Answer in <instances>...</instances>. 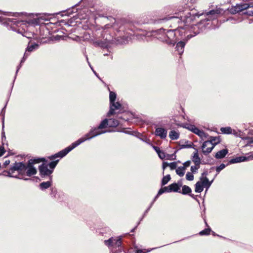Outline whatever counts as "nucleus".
<instances>
[{"instance_id": "1", "label": "nucleus", "mask_w": 253, "mask_h": 253, "mask_svg": "<svg viewBox=\"0 0 253 253\" xmlns=\"http://www.w3.org/2000/svg\"><path fill=\"white\" fill-rule=\"evenodd\" d=\"M37 173V169L29 163L25 164L23 162H15L11 166L8 171H4L3 175L24 180H31L30 178H25L24 176H31Z\"/></svg>"}, {"instance_id": "2", "label": "nucleus", "mask_w": 253, "mask_h": 253, "mask_svg": "<svg viewBox=\"0 0 253 253\" xmlns=\"http://www.w3.org/2000/svg\"><path fill=\"white\" fill-rule=\"evenodd\" d=\"M176 15L168 16L164 18L158 19L156 21L157 23H164L169 21V27L174 29H179L180 30L184 31L183 27L185 24L192 21L195 16L199 17L200 15L197 13H191V12H180L179 13H175Z\"/></svg>"}, {"instance_id": "3", "label": "nucleus", "mask_w": 253, "mask_h": 253, "mask_svg": "<svg viewBox=\"0 0 253 253\" xmlns=\"http://www.w3.org/2000/svg\"><path fill=\"white\" fill-rule=\"evenodd\" d=\"M185 31L180 30L179 29H165L161 28L153 31L152 35L168 44L174 45L179 40V37H182Z\"/></svg>"}, {"instance_id": "4", "label": "nucleus", "mask_w": 253, "mask_h": 253, "mask_svg": "<svg viewBox=\"0 0 253 253\" xmlns=\"http://www.w3.org/2000/svg\"><path fill=\"white\" fill-rule=\"evenodd\" d=\"M108 131L98 130L96 127L92 128L88 133H86L84 137L79 138L77 141L73 142L71 145L66 147L64 149L60 151L57 153L49 157L50 160H54L56 158H62L65 156L68 153L72 151L73 149L80 145L87 140H89L94 137L98 136L103 133H105Z\"/></svg>"}, {"instance_id": "5", "label": "nucleus", "mask_w": 253, "mask_h": 253, "mask_svg": "<svg viewBox=\"0 0 253 253\" xmlns=\"http://www.w3.org/2000/svg\"><path fill=\"white\" fill-rule=\"evenodd\" d=\"M22 14V13H11L9 12H0V23L8 27V29L15 30L14 21Z\"/></svg>"}, {"instance_id": "6", "label": "nucleus", "mask_w": 253, "mask_h": 253, "mask_svg": "<svg viewBox=\"0 0 253 253\" xmlns=\"http://www.w3.org/2000/svg\"><path fill=\"white\" fill-rule=\"evenodd\" d=\"M35 22L32 21L27 22V21L22 20L17 18L16 20L14 21V27H15V30L11 29L13 31H15L19 34H21L23 36H24L27 38H30V35H31L29 33H27L28 30V24L30 23H38L37 22V20H35Z\"/></svg>"}, {"instance_id": "7", "label": "nucleus", "mask_w": 253, "mask_h": 253, "mask_svg": "<svg viewBox=\"0 0 253 253\" xmlns=\"http://www.w3.org/2000/svg\"><path fill=\"white\" fill-rule=\"evenodd\" d=\"M116 98V94L114 92L110 91V109L107 115L108 117L116 113H120L122 112V105L119 102H115Z\"/></svg>"}, {"instance_id": "8", "label": "nucleus", "mask_w": 253, "mask_h": 253, "mask_svg": "<svg viewBox=\"0 0 253 253\" xmlns=\"http://www.w3.org/2000/svg\"><path fill=\"white\" fill-rule=\"evenodd\" d=\"M104 244L109 248H114L121 247L122 245V238L118 236L116 238L111 237L108 240L104 241Z\"/></svg>"}, {"instance_id": "9", "label": "nucleus", "mask_w": 253, "mask_h": 253, "mask_svg": "<svg viewBox=\"0 0 253 253\" xmlns=\"http://www.w3.org/2000/svg\"><path fill=\"white\" fill-rule=\"evenodd\" d=\"M101 37L104 39V40H93L92 43L95 47H100L103 48H107L110 43L111 36H110V38H109L107 36L105 38L104 34L102 33Z\"/></svg>"}, {"instance_id": "10", "label": "nucleus", "mask_w": 253, "mask_h": 253, "mask_svg": "<svg viewBox=\"0 0 253 253\" xmlns=\"http://www.w3.org/2000/svg\"><path fill=\"white\" fill-rule=\"evenodd\" d=\"M39 172L42 177H45L48 176L49 179L52 180L51 174L52 173V170H50L48 168V165L46 164H42L39 167Z\"/></svg>"}, {"instance_id": "11", "label": "nucleus", "mask_w": 253, "mask_h": 253, "mask_svg": "<svg viewBox=\"0 0 253 253\" xmlns=\"http://www.w3.org/2000/svg\"><path fill=\"white\" fill-rule=\"evenodd\" d=\"M250 7V5L246 3L237 4L235 6L231 8L230 11L232 14H236L245 10Z\"/></svg>"}, {"instance_id": "12", "label": "nucleus", "mask_w": 253, "mask_h": 253, "mask_svg": "<svg viewBox=\"0 0 253 253\" xmlns=\"http://www.w3.org/2000/svg\"><path fill=\"white\" fill-rule=\"evenodd\" d=\"M253 157L251 156H239L233 159H231L228 163H227V165H229L230 164H235L238 163H240L242 162L247 161L252 159Z\"/></svg>"}, {"instance_id": "13", "label": "nucleus", "mask_w": 253, "mask_h": 253, "mask_svg": "<svg viewBox=\"0 0 253 253\" xmlns=\"http://www.w3.org/2000/svg\"><path fill=\"white\" fill-rule=\"evenodd\" d=\"M155 134L161 139H165L167 136V130L163 127H157L156 128Z\"/></svg>"}, {"instance_id": "14", "label": "nucleus", "mask_w": 253, "mask_h": 253, "mask_svg": "<svg viewBox=\"0 0 253 253\" xmlns=\"http://www.w3.org/2000/svg\"><path fill=\"white\" fill-rule=\"evenodd\" d=\"M192 29L193 30V32L194 33V36L199 34L201 32L203 31V26L201 23H198L196 25H195L193 26ZM193 37L192 35H187V40L190 39L191 38Z\"/></svg>"}, {"instance_id": "15", "label": "nucleus", "mask_w": 253, "mask_h": 253, "mask_svg": "<svg viewBox=\"0 0 253 253\" xmlns=\"http://www.w3.org/2000/svg\"><path fill=\"white\" fill-rule=\"evenodd\" d=\"M200 180L203 187H205L206 188V191L210 187L213 181V179L211 181H210L209 179L206 176L201 177Z\"/></svg>"}, {"instance_id": "16", "label": "nucleus", "mask_w": 253, "mask_h": 253, "mask_svg": "<svg viewBox=\"0 0 253 253\" xmlns=\"http://www.w3.org/2000/svg\"><path fill=\"white\" fill-rule=\"evenodd\" d=\"M220 143V140L216 137H211V139L209 140L206 141L204 142V146L207 145H213L214 147L217 144Z\"/></svg>"}, {"instance_id": "17", "label": "nucleus", "mask_w": 253, "mask_h": 253, "mask_svg": "<svg viewBox=\"0 0 253 253\" xmlns=\"http://www.w3.org/2000/svg\"><path fill=\"white\" fill-rule=\"evenodd\" d=\"M220 13V9H216L211 10L210 11L208 12L207 13V15H210L211 19V20H213V19L217 18V17H218Z\"/></svg>"}, {"instance_id": "18", "label": "nucleus", "mask_w": 253, "mask_h": 253, "mask_svg": "<svg viewBox=\"0 0 253 253\" xmlns=\"http://www.w3.org/2000/svg\"><path fill=\"white\" fill-rule=\"evenodd\" d=\"M195 150L191 159L195 165L199 166L201 164V159L199 156L198 150L197 149H195Z\"/></svg>"}, {"instance_id": "19", "label": "nucleus", "mask_w": 253, "mask_h": 253, "mask_svg": "<svg viewBox=\"0 0 253 253\" xmlns=\"http://www.w3.org/2000/svg\"><path fill=\"white\" fill-rule=\"evenodd\" d=\"M185 42L183 41H180L176 44L175 48L179 55H181L184 52Z\"/></svg>"}, {"instance_id": "20", "label": "nucleus", "mask_w": 253, "mask_h": 253, "mask_svg": "<svg viewBox=\"0 0 253 253\" xmlns=\"http://www.w3.org/2000/svg\"><path fill=\"white\" fill-rule=\"evenodd\" d=\"M228 150L227 149H224L218 151L215 155L214 157L216 159H221L224 158L228 154Z\"/></svg>"}, {"instance_id": "21", "label": "nucleus", "mask_w": 253, "mask_h": 253, "mask_svg": "<svg viewBox=\"0 0 253 253\" xmlns=\"http://www.w3.org/2000/svg\"><path fill=\"white\" fill-rule=\"evenodd\" d=\"M213 148H214V145H210L208 144L205 146H204V143H203L202 144V152L204 155H207L211 152V151L212 150Z\"/></svg>"}, {"instance_id": "22", "label": "nucleus", "mask_w": 253, "mask_h": 253, "mask_svg": "<svg viewBox=\"0 0 253 253\" xmlns=\"http://www.w3.org/2000/svg\"><path fill=\"white\" fill-rule=\"evenodd\" d=\"M110 19L111 22H113V24H107L104 26V27L103 28V31H102L103 33L105 32L104 30L107 29H109L111 27H112L114 29H117V26L118 25V23H116V20L114 18H113L112 17H110Z\"/></svg>"}, {"instance_id": "23", "label": "nucleus", "mask_w": 253, "mask_h": 253, "mask_svg": "<svg viewBox=\"0 0 253 253\" xmlns=\"http://www.w3.org/2000/svg\"><path fill=\"white\" fill-rule=\"evenodd\" d=\"M52 184V180L46 182H43L40 184L39 188L41 190H44L49 188Z\"/></svg>"}, {"instance_id": "24", "label": "nucleus", "mask_w": 253, "mask_h": 253, "mask_svg": "<svg viewBox=\"0 0 253 253\" xmlns=\"http://www.w3.org/2000/svg\"><path fill=\"white\" fill-rule=\"evenodd\" d=\"M108 123V119H105L101 122L99 125L96 128L98 130L105 128L107 127V126H109Z\"/></svg>"}, {"instance_id": "25", "label": "nucleus", "mask_w": 253, "mask_h": 253, "mask_svg": "<svg viewBox=\"0 0 253 253\" xmlns=\"http://www.w3.org/2000/svg\"><path fill=\"white\" fill-rule=\"evenodd\" d=\"M169 137L171 140H177L179 138V133L175 130H171L169 133Z\"/></svg>"}, {"instance_id": "26", "label": "nucleus", "mask_w": 253, "mask_h": 253, "mask_svg": "<svg viewBox=\"0 0 253 253\" xmlns=\"http://www.w3.org/2000/svg\"><path fill=\"white\" fill-rule=\"evenodd\" d=\"M180 186L177 183H173L169 185V190L170 192H179Z\"/></svg>"}, {"instance_id": "27", "label": "nucleus", "mask_w": 253, "mask_h": 253, "mask_svg": "<svg viewBox=\"0 0 253 253\" xmlns=\"http://www.w3.org/2000/svg\"><path fill=\"white\" fill-rule=\"evenodd\" d=\"M195 192L200 193L203 191L204 187L201 182L198 181L195 184Z\"/></svg>"}, {"instance_id": "28", "label": "nucleus", "mask_w": 253, "mask_h": 253, "mask_svg": "<svg viewBox=\"0 0 253 253\" xmlns=\"http://www.w3.org/2000/svg\"><path fill=\"white\" fill-rule=\"evenodd\" d=\"M44 158H35V159H31L29 160L28 162L30 164V165H32L34 166V164H39L41 162L44 161Z\"/></svg>"}, {"instance_id": "29", "label": "nucleus", "mask_w": 253, "mask_h": 253, "mask_svg": "<svg viewBox=\"0 0 253 253\" xmlns=\"http://www.w3.org/2000/svg\"><path fill=\"white\" fill-rule=\"evenodd\" d=\"M109 127H116L119 125V121L115 119H108Z\"/></svg>"}, {"instance_id": "30", "label": "nucleus", "mask_w": 253, "mask_h": 253, "mask_svg": "<svg viewBox=\"0 0 253 253\" xmlns=\"http://www.w3.org/2000/svg\"><path fill=\"white\" fill-rule=\"evenodd\" d=\"M194 133L198 135L201 138L206 137L207 135V134L203 130H200L197 127L196 128H195V131Z\"/></svg>"}, {"instance_id": "31", "label": "nucleus", "mask_w": 253, "mask_h": 253, "mask_svg": "<svg viewBox=\"0 0 253 253\" xmlns=\"http://www.w3.org/2000/svg\"><path fill=\"white\" fill-rule=\"evenodd\" d=\"M185 170L184 167H179L176 169V173L180 177H182L185 173Z\"/></svg>"}, {"instance_id": "32", "label": "nucleus", "mask_w": 253, "mask_h": 253, "mask_svg": "<svg viewBox=\"0 0 253 253\" xmlns=\"http://www.w3.org/2000/svg\"><path fill=\"white\" fill-rule=\"evenodd\" d=\"M39 44L36 43H34L31 45H29L27 48L26 51L31 52L34 50L38 49L39 48Z\"/></svg>"}, {"instance_id": "33", "label": "nucleus", "mask_w": 253, "mask_h": 253, "mask_svg": "<svg viewBox=\"0 0 253 253\" xmlns=\"http://www.w3.org/2000/svg\"><path fill=\"white\" fill-rule=\"evenodd\" d=\"M191 192V189L187 185H184L182 188L181 193L183 195H186Z\"/></svg>"}, {"instance_id": "34", "label": "nucleus", "mask_w": 253, "mask_h": 253, "mask_svg": "<svg viewBox=\"0 0 253 253\" xmlns=\"http://www.w3.org/2000/svg\"><path fill=\"white\" fill-rule=\"evenodd\" d=\"M220 131L223 134H231L232 132V129L230 127H221L220 128Z\"/></svg>"}, {"instance_id": "35", "label": "nucleus", "mask_w": 253, "mask_h": 253, "mask_svg": "<svg viewBox=\"0 0 253 253\" xmlns=\"http://www.w3.org/2000/svg\"><path fill=\"white\" fill-rule=\"evenodd\" d=\"M188 141H187L185 142V144H182V142L180 141L179 142L180 149L192 148L193 145V144L191 143V144H188Z\"/></svg>"}, {"instance_id": "36", "label": "nucleus", "mask_w": 253, "mask_h": 253, "mask_svg": "<svg viewBox=\"0 0 253 253\" xmlns=\"http://www.w3.org/2000/svg\"><path fill=\"white\" fill-rule=\"evenodd\" d=\"M58 161H59V160H56L54 161H52V162H50L49 163H48V164H47L46 165H48V167L49 168V169L50 170H52V172H53V170H54V168H55V167L56 166Z\"/></svg>"}, {"instance_id": "37", "label": "nucleus", "mask_w": 253, "mask_h": 253, "mask_svg": "<svg viewBox=\"0 0 253 253\" xmlns=\"http://www.w3.org/2000/svg\"><path fill=\"white\" fill-rule=\"evenodd\" d=\"M170 178L171 177L169 174H168L164 176L162 180L161 185L162 186H164L167 184L168 183V182L170 180Z\"/></svg>"}, {"instance_id": "38", "label": "nucleus", "mask_w": 253, "mask_h": 253, "mask_svg": "<svg viewBox=\"0 0 253 253\" xmlns=\"http://www.w3.org/2000/svg\"><path fill=\"white\" fill-rule=\"evenodd\" d=\"M211 232V229L210 228H208L205 229L204 230L200 231L199 232V235L201 236L208 235L210 234Z\"/></svg>"}, {"instance_id": "39", "label": "nucleus", "mask_w": 253, "mask_h": 253, "mask_svg": "<svg viewBox=\"0 0 253 253\" xmlns=\"http://www.w3.org/2000/svg\"><path fill=\"white\" fill-rule=\"evenodd\" d=\"M245 10L246 11L244 12V14H247L249 16H253V5H250V7L249 8Z\"/></svg>"}, {"instance_id": "40", "label": "nucleus", "mask_w": 253, "mask_h": 253, "mask_svg": "<svg viewBox=\"0 0 253 253\" xmlns=\"http://www.w3.org/2000/svg\"><path fill=\"white\" fill-rule=\"evenodd\" d=\"M227 164L226 165H225L224 164H221L220 165V166L217 167L216 168V171L217 172V173H219L220 172V171L222 170L223 169H224L226 166H227Z\"/></svg>"}, {"instance_id": "41", "label": "nucleus", "mask_w": 253, "mask_h": 253, "mask_svg": "<svg viewBox=\"0 0 253 253\" xmlns=\"http://www.w3.org/2000/svg\"><path fill=\"white\" fill-rule=\"evenodd\" d=\"M186 179L189 181H192L194 179V175L192 173L188 172L186 174Z\"/></svg>"}, {"instance_id": "42", "label": "nucleus", "mask_w": 253, "mask_h": 253, "mask_svg": "<svg viewBox=\"0 0 253 253\" xmlns=\"http://www.w3.org/2000/svg\"><path fill=\"white\" fill-rule=\"evenodd\" d=\"M199 168H200V165L196 166L195 165V166H192L191 167L190 170H191L192 173H195L197 172V170L199 169Z\"/></svg>"}, {"instance_id": "43", "label": "nucleus", "mask_w": 253, "mask_h": 253, "mask_svg": "<svg viewBox=\"0 0 253 253\" xmlns=\"http://www.w3.org/2000/svg\"><path fill=\"white\" fill-rule=\"evenodd\" d=\"M158 155L159 158L162 160L165 159L166 157V154L162 150L160 151V153H158Z\"/></svg>"}, {"instance_id": "44", "label": "nucleus", "mask_w": 253, "mask_h": 253, "mask_svg": "<svg viewBox=\"0 0 253 253\" xmlns=\"http://www.w3.org/2000/svg\"><path fill=\"white\" fill-rule=\"evenodd\" d=\"M26 58H27V56L26 57H23V58L21 59L19 65H18L17 66V70H16V75L17 74L19 70L20 69V68L21 67V64L25 62V61L26 59Z\"/></svg>"}, {"instance_id": "45", "label": "nucleus", "mask_w": 253, "mask_h": 253, "mask_svg": "<svg viewBox=\"0 0 253 253\" xmlns=\"http://www.w3.org/2000/svg\"><path fill=\"white\" fill-rule=\"evenodd\" d=\"M26 58H27V56L26 57H23V58L21 59L19 65H18L17 66V70H16V75L17 74L19 70L20 69V68L21 67V64L25 62V61L26 59Z\"/></svg>"}, {"instance_id": "46", "label": "nucleus", "mask_w": 253, "mask_h": 253, "mask_svg": "<svg viewBox=\"0 0 253 253\" xmlns=\"http://www.w3.org/2000/svg\"><path fill=\"white\" fill-rule=\"evenodd\" d=\"M177 164L175 162L169 163V167L171 170H173L176 168Z\"/></svg>"}, {"instance_id": "47", "label": "nucleus", "mask_w": 253, "mask_h": 253, "mask_svg": "<svg viewBox=\"0 0 253 253\" xmlns=\"http://www.w3.org/2000/svg\"><path fill=\"white\" fill-rule=\"evenodd\" d=\"M6 104H5V105L4 106V107L2 108V110H1V114H2V127H4V114H5V108H6Z\"/></svg>"}, {"instance_id": "48", "label": "nucleus", "mask_w": 253, "mask_h": 253, "mask_svg": "<svg viewBox=\"0 0 253 253\" xmlns=\"http://www.w3.org/2000/svg\"><path fill=\"white\" fill-rule=\"evenodd\" d=\"M186 128L194 133L195 131V128H196L197 127L194 125H189L187 127H186Z\"/></svg>"}, {"instance_id": "49", "label": "nucleus", "mask_w": 253, "mask_h": 253, "mask_svg": "<svg viewBox=\"0 0 253 253\" xmlns=\"http://www.w3.org/2000/svg\"><path fill=\"white\" fill-rule=\"evenodd\" d=\"M57 193V190L55 188H51L50 195L52 197H55Z\"/></svg>"}, {"instance_id": "50", "label": "nucleus", "mask_w": 253, "mask_h": 253, "mask_svg": "<svg viewBox=\"0 0 253 253\" xmlns=\"http://www.w3.org/2000/svg\"><path fill=\"white\" fill-rule=\"evenodd\" d=\"M153 204V202H152L150 206L149 207V208L145 211L144 213V214L143 215V216L142 217V218H141L140 219V221H141L143 219V218L146 215V214L148 213V211L150 210V208H151V207L152 206Z\"/></svg>"}, {"instance_id": "51", "label": "nucleus", "mask_w": 253, "mask_h": 253, "mask_svg": "<svg viewBox=\"0 0 253 253\" xmlns=\"http://www.w3.org/2000/svg\"><path fill=\"white\" fill-rule=\"evenodd\" d=\"M190 164H191V161H187L183 164V166H182V167H184V169H185L186 168L190 166Z\"/></svg>"}, {"instance_id": "52", "label": "nucleus", "mask_w": 253, "mask_h": 253, "mask_svg": "<svg viewBox=\"0 0 253 253\" xmlns=\"http://www.w3.org/2000/svg\"><path fill=\"white\" fill-rule=\"evenodd\" d=\"M54 39L55 41H60L64 39V37L62 36L56 35L54 37Z\"/></svg>"}, {"instance_id": "53", "label": "nucleus", "mask_w": 253, "mask_h": 253, "mask_svg": "<svg viewBox=\"0 0 253 253\" xmlns=\"http://www.w3.org/2000/svg\"><path fill=\"white\" fill-rule=\"evenodd\" d=\"M5 151L4 150V148L2 145L0 146V157L2 156L4 153H5Z\"/></svg>"}, {"instance_id": "54", "label": "nucleus", "mask_w": 253, "mask_h": 253, "mask_svg": "<svg viewBox=\"0 0 253 253\" xmlns=\"http://www.w3.org/2000/svg\"><path fill=\"white\" fill-rule=\"evenodd\" d=\"M169 163L167 162H164L163 163V166H162V168H163V170H164L167 167H169Z\"/></svg>"}, {"instance_id": "55", "label": "nucleus", "mask_w": 253, "mask_h": 253, "mask_svg": "<svg viewBox=\"0 0 253 253\" xmlns=\"http://www.w3.org/2000/svg\"><path fill=\"white\" fill-rule=\"evenodd\" d=\"M86 60L87 61V62H88L90 67L91 68V69L93 71L94 74L96 75V77H97L99 78V77L98 76V75L97 74L96 72L93 70V68L91 66V65L90 64L89 62H88V57H87V56L86 55Z\"/></svg>"}, {"instance_id": "56", "label": "nucleus", "mask_w": 253, "mask_h": 253, "mask_svg": "<svg viewBox=\"0 0 253 253\" xmlns=\"http://www.w3.org/2000/svg\"><path fill=\"white\" fill-rule=\"evenodd\" d=\"M153 148L155 150L157 154H158V153H160L161 150L159 148V147H158V146H153Z\"/></svg>"}, {"instance_id": "57", "label": "nucleus", "mask_w": 253, "mask_h": 253, "mask_svg": "<svg viewBox=\"0 0 253 253\" xmlns=\"http://www.w3.org/2000/svg\"><path fill=\"white\" fill-rule=\"evenodd\" d=\"M163 190L164 191V193L165 192H171L170 191H169V186L168 187H163Z\"/></svg>"}, {"instance_id": "58", "label": "nucleus", "mask_w": 253, "mask_h": 253, "mask_svg": "<svg viewBox=\"0 0 253 253\" xmlns=\"http://www.w3.org/2000/svg\"><path fill=\"white\" fill-rule=\"evenodd\" d=\"M164 193V191L163 190V188H161L158 191V195H161V194H163Z\"/></svg>"}, {"instance_id": "59", "label": "nucleus", "mask_w": 253, "mask_h": 253, "mask_svg": "<svg viewBox=\"0 0 253 253\" xmlns=\"http://www.w3.org/2000/svg\"><path fill=\"white\" fill-rule=\"evenodd\" d=\"M10 163V161L9 160H6L4 163H3V166L6 167L7 166H8Z\"/></svg>"}, {"instance_id": "60", "label": "nucleus", "mask_w": 253, "mask_h": 253, "mask_svg": "<svg viewBox=\"0 0 253 253\" xmlns=\"http://www.w3.org/2000/svg\"><path fill=\"white\" fill-rule=\"evenodd\" d=\"M174 156V154H172L171 155H169V154H166V159H168V160H169V159H170V157L171 156Z\"/></svg>"}, {"instance_id": "61", "label": "nucleus", "mask_w": 253, "mask_h": 253, "mask_svg": "<svg viewBox=\"0 0 253 253\" xmlns=\"http://www.w3.org/2000/svg\"><path fill=\"white\" fill-rule=\"evenodd\" d=\"M123 132H124L126 134H132V133L131 131H127V130H124V131H123Z\"/></svg>"}, {"instance_id": "62", "label": "nucleus", "mask_w": 253, "mask_h": 253, "mask_svg": "<svg viewBox=\"0 0 253 253\" xmlns=\"http://www.w3.org/2000/svg\"><path fill=\"white\" fill-rule=\"evenodd\" d=\"M135 253H144L143 250H137L135 252Z\"/></svg>"}, {"instance_id": "63", "label": "nucleus", "mask_w": 253, "mask_h": 253, "mask_svg": "<svg viewBox=\"0 0 253 253\" xmlns=\"http://www.w3.org/2000/svg\"><path fill=\"white\" fill-rule=\"evenodd\" d=\"M207 174H208V172L207 171H204L203 173H202L201 177H204V176H206V175Z\"/></svg>"}, {"instance_id": "64", "label": "nucleus", "mask_w": 253, "mask_h": 253, "mask_svg": "<svg viewBox=\"0 0 253 253\" xmlns=\"http://www.w3.org/2000/svg\"><path fill=\"white\" fill-rule=\"evenodd\" d=\"M160 195H158V194H157V195L155 196L154 200L152 202H153V203L155 202V201H156V200L158 198V197Z\"/></svg>"}]
</instances>
